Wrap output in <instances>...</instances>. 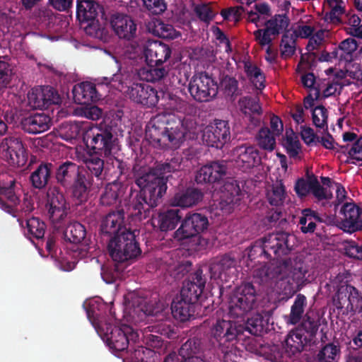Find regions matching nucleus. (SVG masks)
I'll return each instance as SVG.
<instances>
[{"label": "nucleus", "instance_id": "nucleus-10", "mask_svg": "<svg viewBox=\"0 0 362 362\" xmlns=\"http://www.w3.org/2000/svg\"><path fill=\"white\" fill-rule=\"evenodd\" d=\"M243 327L226 320H218L211 330V341L217 346L224 357L233 354L237 340L241 337Z\"/></svg>", "mask_w": 362, "mask_h": 362}, {"label": "nucleus", "instance_id": "nucleus-50", "mask_svg": "<svg viewBox=\"0 0 362 362\" xmlns=\"http://www.w3.org/2000/svg\"><path fill=\"white\" fill-rule=\"evenodd\" d=\"M202 349L201 340L199 338H190L187 339L180 347L179 354H177L180 361L188 358H195L194 356L199 354Z\"/></svg>", "mask_w": 362, "mask_h": 362}, {"label": "nucleus", "instance_id": "nucleus-18", "mask_svg": "<svg viewBox=\"0 0 362 362\" xmlns=\"http://www.w3.org/2000/svg\"><path fill=\"white\" fill-rule=\"evenodd\" d=\"M263 238L265 247L271 255V260L288 255L294 247L295 236L284 231L269 233Z\"/></svg>", "mask_w": 362, "mask_h": 362}, {"label": "nucleus", "instance_id": "nucleus-53", "mask_svg": "<svg viewBox=\"0 0 362 362\" xmlns=\"http://www.w3.org/2000/svg\"><path fill=\"white\" fill-rule=\"evenodd\" d=\"M25 223L27 234L30 238L42 239L44 237L46 225L39 218L32 217L28 218L26 220Z\"/></svg>", "mask_w": 362, "mask_h": 362}, {"label": "nucleus", "instance_id": "nucleus-61", "mask_svg": "<svg viewBox=\"0 0 362 362\" xmlns=\"http://www.w3.org/2000/svg\"><path fill=\"white\" fill-rule=\"evenodd\" d=\"M150 332L164 336L168 339H174L177 337L175 328L171 324L159 322L147 327Z\"/></svg>", "mask_w": 362, "mask_h": 362}, {"label": "nucleus", "instance_id": "nucleus-44", "mask_svg": "<svg viewBox=\"0 0 362 362\" xmlns=\"http://www.w3.org/2000/svg\"><path fill=\"white\" fill-rule=\"evenodd\" d=\"M148 30L155 36L166 40H174L180 36V32L177 31L172 25L165 23L160 20H156L150 23Z\"/></svg>", "mask_w": 362, "mask_h": 362}, {"label": "nucleus", "instance_id": "nucleus-24", "mask_svg": "<svg viewBox=\"0 0 362 362\" xmlns=\"http://www.w3.org/2000/svg\"><path fill=\"white\" fill-rule=\"evenodd\" d=\"M46 208L50 221L56 228L61 227L67 216L69 210L64 195L61 193H53L49 195Z\"/></svg>", "mask_w": 362, "mask_h": 362}, {"label": "nucleus", "instance_id": "nucleus-3", "mask_svg": "<svg viewBox=\"0 0 362 362\" xmlns=\"http://www.w3.org/2000/svg\"><path fill=\"white\" fill-rule=\"evenodd\" d=\"M106 305L90 303L86 309L87 317L98 332L104 339L106 340L109 348L115 352H123L127 350L128 347L132 346L139 338V334L134 329L127 325L116 326L112 323V319L105 320L102 316L100 310Z\"/></svg>", "mask_w": 362, "mask_h": 362}, {"label": "nucleus", "instance_id": "nucleus-62", "mask_svg": "<svg viewBox=\"0 0 362 362\" xmlns=\"http://www.w3.org/2000/svg\"><path fill=\"white\" fill-rule=\"evenodd\" d=\"M86 24L84 27L86 33L95 38L102 39L105 33V30L99 23L98 18L94 21L83 22L81 25Z\"/></svg>", "mask_w": 362, "mask_h": 362}, {"label": "nucleus", "instance_id": "nucleus-38", "mask_svg": "<svg viewBox=\"0 0 362 362\" xmlns=\"http://www.w3.org/2000/svg\"><path fill=\"white\" fill-rule=\"evenodd\" d=\"M203 198V193L196 188H187L185 191L177 192L170 199L173 206L188 208L197 204Z\"/></svg>", "mask_w": 362, "mask_h": 362}, {"label": "nucleus", "instance_id": "nucleus-42", "mask_svg": "<svg viewBox=\"0 0 362 362\" xmlns=\"http://www.w3.org/2000/svg\"><path fill=\"white\" fill-rule=\"evenodd\" d=\"M340 354L339 342L334 340L320 346V350L310 362H337Z\"/></svg>", "mask_w": 362, "mask_h": 362}, {"label": "nucleus", "instance_id": "nucleus-4", "mask_svg": "<svg viewBox=\"0 0 362 362\" xmlns=\"http://www.w3.org/2000/svg\"><path fill=\"white\" fill-rule=\"evenodd\" d=\"M101 83L124 93L132 101L147 107H155L159 100L156 89L146 83L133 81L131 75L120 68L111 76L103 77Z\"/></svg>", "mask_w": 362, "mask_h": 362}, {"label": "nucleus", "instance_id": "nucleus-5", "mask_svg": "<svg viewBox=\"0 0 362 362\" xmlns=\"http://www.w3.org/2000/svg\"><path fill=\"white\" fill-rule=\"evenodd\" d=\"M289 262L287 259L276 264L264 266L256 271V276L261 283L268 284L269 281L275 282L274 289L281 299L287 300L298 291L299 288L292 281L288 275Z\"/></svg>", "mask_w": 362, "mask_h": 362}, {"label": "nucleus", "instance_id": "nucleus-11", "mask_svg": "<svg viewBox=\"0 0 362 362\" xmlns=\"http://www.w3.org/2000/svg\"><path fill=\"white\" fill-rule=\"evenodd\" d=\"M209 226L206 216L199 213L189 214L175 231V238L179 240L193 239L195 245L204 247L207 245L208 240L203 238L202 234L208 229Z\"/></svg>", "mask_w": 362, "mask_h": 362}, {"label": "nucleus", "instance_id": "nucleus-12", "mask_svg": "<svg viewBox=\"0 0 362 362\" xmlns=\"http://www.w3.org/2000/svg\"><path fill=\"white\" fill-rule=\"evenodd\" d=\"M257 291L250 282L243 283L231 293L228 301L229 313L234 317H242L257 305Z\"/></svg>", "mask_w": 362, "mask_h": 362}, {"label": "nucleus", "instance_id": "nucleus-28", "mask_svg": "<svg viewBox=\"0 0 362 362\" xmlns=\"http://www.w3.org/2000/svg\"><path fill=\"white\" fill-rule=\"evenodd\" d=\"M126 306L129 316L136 322L143 321L153 313L147 299L136 293L129 295Z\"/></svg>", "mask_w": 362, "mask_h": 362}, {"label": "nucleus", "instance_id": "nucleus-54", "mask_svg": "<svg viewBox=\"0 0 362 362\" xmlns=\"http://www.w3.org/2000/svg\"><path fill=\"white\" fill-rule=\"evenodd\" d=\"M317 179V176L314 174H309L308 172L306 173V179L303 177L298 178L295 184L294 190L298 195V197L300 198L305 197L311 193L313 189L312 183L314 182Z\"/></svg>", "mask_w": 362, "mask_h": 362}, {"label": "nucleus", "instance_id": "nucleus-31", "mask_svg": "<svg viewBox=\"0 0 362 362\" xmlns=\"http://www.w3.org/2000/svg\"><path fill=\"white\" fill-rule=\"evenodd\" d=\"M238 105L241 112L252 126L260 124L263 112L258 97H243L239 100Z\"/></svg>", "mask_w": 362, "mask_h": 362}, {"label": "nucleus", "instance_id": "nucleus-55", "mask_svg": "<svg viewBox=\"0 0 362 362\" xmlns=\"http://www.w3.org/2000/svg\"><path fill=\"white\" fill-rule=\"evenodd\" d=\"M259 146L267 151H272L276 146V136L268 127H262L257 136Z\"/></svg>", "mask_w": 362, "mask_h": 362}, {"label": "nucleus", "instance_id": "nucleus-20", "mask_svg": "<svg viewBox=\"0 0 362 362\" xmlns=\"http://www.w3.org/2000/svg\"><path fill=\"white\" fill-rule=\"evenodd\" d=\"M206 283V278L203 274V269H197L189 276L188 280L183 283L180 297L197 303L204 291Z\"/></svg>", "mask_w": 362, "mask_h": 362}, {"label": "nucleus", "instance_id": "nucleus-51", "mask_svg": "<svg viewBox=\"0 0 362 362\" xmlns=\"http://www.w3.org/2000/svg\"><path fill=\"white\" fill-rule=\"evenodd\" d=\"M306 305V297L303 294L298 293L291 305L288 322L291 325L298 324L303 317Z\"/></svg>", "mask_w": 362, "mask_h": 362}, {"label": "nucleus", "instance_id": "nucleus-41", "mask_svg": "<svg viewBox=\"0 0 362 362\" xmlns=\"http://www.w3.org/2000/svg\"><path fill=\"white\" fill-rule=\"evenodd\" d=\"M54 165L42 162L30 174V180L35 189H42L49 183L53 173Z\"/></svg>", "mask_w": 362, "mask_h": 362}, {"label": "nucleus", "instance_id": "nucleus-64", "mask_svg": "<svg viewBox=\"0 0 362 362\" xmlns=\"http://www.w3.org/2000/svg\"><path fill=\"white\" fill-rule=\"evenodd\" d=\"M133 349L134 351L131 352L129 358L124 359V362L126 360H129L130 362H148V357L152 356L154 354L152 350L142 346H138L136 348L134 347Z\"/></svg>", "mask_w": 362, "mask_h": 362}, {"label": "nucleus", "instance_id": "nucleus-46", "mask_svg": "<svg viewBox=\"0 0 362 362\" xmlns=\"http://www.w3.org/2000/svg\"><path fill=\"white\" fill-rule=\"evenodd\" d=\"M168 73V69L163 64L156 65L148 63L146 68L140 71V76L146 81L155 83L162 80Z\"/></svg>", "mask_w": 362, "mask_h": 362}, {"label": "nucleus", "instance_id": "nucleus-13", "mask_svg": "<svg viewBox=\"0 0 362 362\" xmlns=\"http://www.w3.org/2000/svg\"><path fill=\"white\" fill-rule=\"evenodd\" d=\"M337 314L341 316H354L362 313V296L358 290L351 285L339 289L333 298Z\"/></svg>", "mask_w": 362, "mask_h": 362}, {"label": "nucleus", "instance_id": "nucleus-16", "mask_svg": "<svg viewBox=\"0 0 362 362\" xmlns=\"http://www.w3.org/2000/svg\"><path fill=\"white\" fill-rule=\"evenodd\" d=\"M0 152L3 158L13 167H22L27 161L25 148L20 136L8 135L0 143Z\"/></svg>", "mask_w": 362, "mask_h": 362}, {"label": "nucleus", "instance_id": "nucleus-58", "mask_svg": "<svg viewBox=\"0 0 362 362\" xmlns=\"http://www.w3.org/2000/svg\"><path fill=\"white\" fill-rule=\"evenodd\" d=\"M312 119L313 124L325 131L328 130V111L323 105L316 106L312 111Z\"/></svg>", "mask_w": 362, "mask_h": 362}, {"label": "nucleus", "instance_id": "nucleus-25", "mask_svg": "<svg viewBox=\"0 0 362 362\" xmlns=\"http://www.w3.org/2000/svg\"><path fill=\"white\" fill-rule=\"evenodd\" d=\"M340 213L344 215L340 228L344 232L352 233L362 230V220L360 219L362 208L354 202H346L341 206Z\"/></svg>", "mask_w": 362, "mask_h": 362}, {"label": "nucleus", "instance_id": "nucleus-7", "mask_svg": "<svg viewBox=\"0 0 362 362\" xmlns=\"http://www.w3.org/2000/svg\"><path fill=\"white\" fill-rule=\"evenodd\" d=\"M320 326L318 316L307 313L296 329L291 331L285 340V350L289 355H295L303 350L311 349L315 344V336Z\"/></svg>", "mask_w": 362, "mask_h": 362}, {"label": "nucleus", "instance_id": "nucleus-26", "mask_svg": "<svg viewBox=\"0 0 362 362\" xmlns=\"http://www.w3.org/2000/svg\"><path fill=\"white\" fill-rule=\"evenodd\" d=\"M110 25L119 38L131 40L136 37L137 25L129 15L113 13L110 18Z\"/></svg>", "mask_w": 362, "mask_h": 362}, {"label": "nucleus", "instance_id": "nucleus-49", "mask_svg": "<svg viewBox=\"0 0 362 362\" xmlns=\"http://www.w3.org/2000/svg\"><path fill=\"white\" fill-rule=\"evenodd\" d=\"M358 45L355 39L349 37L341 41L337 47H335L338 60L339 62H349L352 60L353 53L357 49Z\"/></svg>", "mask_w": 362, "mask_h": 362}, {"label": "nucleus", "instance_id": "nucleus-27", "mask_svg": "<svg viewBox=\"0 0 362 362\" xmlns=\"http://www.w3.org/2000/svg\"><path fill=\"white\" fill-rule=\"evenodd\" d=\"M235 259L228 254L214 258L206 269L209 272L211 279L228 281L231 270L235 268Z\"/></svg>", "mask_w": 362, "mask_h": 362}, {"label": "nucleus", "instance_id": "nucleus-43", "mask_svg": "<svg viewBox=\"0 0 362 362\" xmlns=\"http://www.w3.org/2000/svg\"><path fill=\"white\" fill-rule=\"evenodd\" d=\"M248 259L255 264H264L271 261V255L265 247L264 238L254 242L248 248Z\"/></svg>", "mask_w": 362, "mask_h": 362}, {"label": "nucleus", "instance_id": "nucleus-15", "mask_svg": "<svg viewBox=\"0 0 362 362\" xmlns=\"http://www.w3.org/2000/svg\"><path fill=\"white\" fill-rule=\"evenodd\" d=\"M188 90L191 96L198 102H208L218 93L216 82L206 72L195 74L190 79Z\"/></svg>", "mask_w": 362, "mask_h": 362}, {"label": "nucleus", "instance_id": "nucleus-59", "mask_svg": "<svg viewBox=\"0 0 362 362\" xmlns=\"http://www.w3.org/2000/svg\"><path fill=\"white\" fill-rule=\"evenodd\" d=\"M296 38L293 34L290 35L286 32L282 36L280 48L282 58L291 57L296 51Z\"/></svg>", "mask_w": 362, "mask_h": 362}, {"label": "nucleus", "instance_id": "nucleus-9", "mask_svg": "<svg viewBox=\"0 0 362 362\" xmlns=\"http://www.w3.org/2000/svg\"><path fill=\"white\" fill-rule=\"evenodd\" d=\"M57 183L64 189H69L77 204L88 201V197L80 169V165L66 160L59 164L54 170Z\"/></svg>", "mask_w": 362, "mask_h": 362}, {"label": "nucleus", "instance_id": "nucleus-32", "mask_svg": "<svg viewBox=\"0 0 362 362\" xmlns=\"http://www.w3.org/2000/svg\"><path fill=\"white\" fill-rule=\"evenodd\" d=\"M51 125V118L45 114H35L21 119V128L28 134H37L47 131Z\"/></svg>", "mask_w": 362, "mask_h": 362}, {"label": "nucleus", "instance_id": "nucleus-60", "mask_svg": "<svg viewBox=\"0 0 362 362\" xmlns=\"http://www.w3.org/2000/svg\"><path fill=\"white\" fill-rule=\"evenodd\" d=\"M322 35V34L317 33L315 35L311 37L309 39L308 43L306 46V49L308 52L307 58L304 54H301L299 64L306 63L309 64V59L311 57L312 59L314 60V59L316 57V54L313 52V51L314 49H318L320 45L322 44L323 40Z\"/></svg>", "mask_w": 362, "mask_h": 362}, {"label": "nucleus", "instance_id": "nucleus-47", "mask_svg": "<svg viewBox=\"0 0 362 362\" xmlns=\"http://www.w3.org/2000/svg\"><path fill=\"white\" fill-rule=\"evenodd\" d=\"M127 265L122 262H114L101 268V276L107 284H112L119 279Z\"/></svg>", "mask_w": 362, "mask_h": 362}, {"label": "nucleus", "instance_id": "nucleus-36", "mask_svg": "<svg viewBox=\"0 0 362 362\" xmlns=\"http://www.w3.org/2000/svg\"><path fill=\"white\" fill-rule=\"evenodd\" d=\"M74 102L81 105L89 104L100 99L95 85L90 82H82L74 86L72 90Z\"/></svg>", "mask_w": 362, "mask_h": 362}, {"label": "nucleus", "instance_id": "nucleus-1", "mask_svg": "<svg viewBox=\"0 0 362 362\" xmlns=\"http://www.w3.org/2000/svg\"><path fill=\"white\" fill-rule=\"evenodd\" d=\"M175 163H158L148 173L135 177V184L139 189L130 187L124 199V205L129 216L141 221L151 216V211L161 201L167 190V181L170 175L167 173L177 170Z\"/></svg>", "mask_w": 362, "mask_h": 362}, {"label": "nucleus", "instance_id": "nucleus-39", "mask_svg": "<svg viewBox=\"0 0 362 362\" xmlns=\"http://www.w3.org/2000/svg\"><path fill=\"white\" fill-rule=\"evenodd\" d=\"M196 303L177 296L172 302L171 312L173 317L180 322H186L194 316Z\"/></svg>", "mask_w": 362, "mask_h": 362}, {"label": "nucleus", "instance_id": "nucleus-45", "mask_svg": "<svg viewBox=\"0 0 362 362\" xmlns=\"http://www.w3.org/2000/svg\"><path fill=\"white\" fill-rule=\"evenodd\" d=\"M287 260L291 263L290 259ZM308 273V267L303 262H296L293 266H289L288 275L300 290L310 282V280L306 276Z\"/></svg>", "mask_w": 362, "mask_h": 362}, {"label": "nucleus", "instance_id": "nucleus-40", "mask_svg": "<svg viewBox=\"0 0 362 362\" xmlns=\"http://www.w3.org/2000/svg\"><path fill=\"white\" fill-rule=\"evenodd\" d=\"M177 209H168L160 213L157 218L152 219V225L158 227L161 231L173 230L180 221L182 216Z\"/></svg>", "mask_w": 362, "mask_h": 362}, {"label": "nucleus", "instance_id": "nucleus-34", "mask_svg": "<svg viewBox=\"0 0 362 362\" xmlns=\"http://www.w3.org/2000/svg\"><path fill=\"white\" fill-rule=\"evenodd\" d=\"M124 212L123 211H112L109 213L101 221L100 226V233L103 235L112 238L120 234L127 229L123 226Z\"/></svg>", "mask_w": 362, "mask_h": 362}, {"label": "nucleus", "instance_id": "nucleus-23", "mask_svg": "<svg viewBox=\"0 0 362 362\" xmlns=\"http://www.w3.org/2000/svg\"><path fill=\"white\" fill-rule=\"evenodd\" d=\"M244 194L238 180L233 178L226 180L221 188L220 207L222 210L230 211L238 204Z\"/></svg>", "mask_w": 362, "mask_h": 362}, {"label": "nucleus", "instance_id": "nucleus-37", "mask_svg": "<svg viewBox=\"0 0 362 362\" xmlns=\"http://www.w3.org/2000/svg\"><path fill=\"white\" fill-rule=\"evenodd\" d=\"M16 180L12 179L8 185L0 184V208L13 216H16V206L19 204V198L14 192Z\"/></svg>", "mask_w": 362, "mask_h": 362}, {"label": "nucleus", "instance_id": "nucleus-8", "mask_svg": "<svg viewBox=\"0 0 362 362\" xmlns=\"http://www.w3.org/2000/svg\"><path fill=\"white\" fill-rule=\"evenodd\" d=\"M107 250L113 262H122L127 266L141 255L135 231L127 229L110 238Z\"/></svg>", "mask_w": 362, "mask_h": 362}, {"label": "nucleus", "instance_id": "nucleus-63", "mask_svg": "<svg viewBox=\"0 0 362 362\" xmlns=\"http://www.w3.org/2000/svg\"><path fill=\"white\" fill-rule=\"evenodd\" d=\"M284 146L290 157L295 158L298 155L300 144L292 130L291 134H288V131H286Z\"/></svg>", "mask_w": 362, "mask_h": 362}, {"label": "nucleus", "instance_id": "nucleus-14", "mask_svg": "<svg viewBox=\"0 0 362 362\" xmlns=\"http://www.w3.org/2000/svg\"><path fill=\"white\" fill-rule=\"evenodd\" d=\"M103 158L99 153L93 152L84 160V165H80L88 199L91 191L99 187L97 182H101L103 179L105 160Z\"/></svg>", "mask_w": 362, "mask_h": 362}, {"label": "nucleus", "instance_id": "nucleus-22", "mask_svg": "<svg viewBox=\"0 0 362 362\" xmlns=\"http://www.w3.org/2000/svg\"><path fill=\"white\" fill-rule=\"evenodd\" d=\"M233 156L236 167L244 173L248 172L260 163L259 151L251 145L236 146L233 149Z\"/></svg>", "mask_w": 362, "mask_h": 362}, {"label": "nucleus", "instance_id": "nucleus-17", "mask_svg": "<svg viewBox=\"0 0 362 362\" xmlns=\"http://www.w3.org/2000/svg\"><path fill=\"white\" fill-rule=\"evenodd\" d=\"M231 139L228 121L215 119L207 125L202 134L203 141L209 146L221 149Z\"/></svg>", "mask_w": 362, "mask_h": 362}, {"label": "nucleus", "instance_id": "nucleus-33", "mask_svg": "<svg viewBox=\"0 0 362 362\" xmlns=\"http://www.w3.org/2000/svg\"><path fill=\"white\" fill-rule=\"evenodd\" d=\"M103 8L94 0H76V18L81 24L83 22L94 21L103 15Z\"/></svg>", "mask_w": 362, "mask_h": 362}, {"label": "nucleus", "instance_id": "nucleus-57", "mask_svg": "<svg viewBox=\"0 0 362 362\" xmlns=\"http://www.w3.org/2000/svg\"><path fill=\"white\" fill-rule=\"evenodd\" d=\"M220 86L224 95L232 100L239 94L238 81L234 77L228 75L223 76Z\"/></svg>", "mask_w": 362, "mask_h": 362}, {"label": "nucleus", "instance_id": "nucleus-21", "mask_svg": "<svg viewBox=\"0 0 362 362\" xmlns=\"http://www.w3.org/2000/svg\"><path fill=\"white\" fill-rule=\"evenodd\" d=\"M227 163L225 160L210 162L201 167L196 173L197 184H211L220 182L226 175Z\"/></svg>", "mask_w": 362, "mask_h": 362}, {"label": "nucleus", "instance_id": "nucleus-19", "mask_svg": "<svg viewBox=\"0 0 362 362\" xmlns=\"http://www.w3.org/2000/svg\"><path fill=\"white\" fill-rule=\"evenodd\" d=\"M289 23L290 20L286 14L275 15L264 23V29H257L254 31L253 35L261 46L271 45L273 40L272 35L276 36L286 30Z\"/></svg>", "mask_w": 362, "mask_h": 362}, {"label": "nucleus", "instance_id": "nucleus-35", "mask_svg": "<svg viewBox=\"0 0 362 362\" xmlns=\"http://www.w3.org/2000/svg\"><path fill=\"white\" fill-rule=\"evenodd\" d=\"M127 185L115 180L108 183L100 195V203L105 206H111L121 203V198L127 190Z\"/></svg>", "mask_w": 362, "mask_h": 362}, {"label": "nucleus", "instance_id": "nucleus-56", "mask_svg": "<svg viewBox=\"0 0 362 362\" xmlns=\"http://www.w3.org/2000/svg\"><path fill=\"white\" fill-rule=\"evenodd\" d=\"M44 86L34 87L28 93L29 105L34 109H46Z\"/></svg>", "mask_w": 362, "mask_h": 362}, {"label": "nucleus", "instance_id": "nucleus-2", "mask_svg": "<svg viewBox=\"0 0 362 362\" xmlns=\"http://www.w3.org/2000/svg\"><path fill=\"white\" fill-rule=\"evenodd\" d=\"M195 124L191 118L181 119L174 115L158 114L146 124L145 138L153 145L177 148L188 133H194Z\"/></svg>", "mask_w": 362, "mask_h": 362}, {"label": "nucleus", "instance_id": "nucleus-6", "mask_svg": "<svg viewBox=\"0 0 362 362\" xmlns=\"http://www.w3.org/2000/svg\"><path fill=\"white\" fill-rule=\"evenodd\" d=\"M85 139L91 150L104 158L118 151L116 126L111 120H104L86 132Z\"/></svg>", "mask_w": 362, "mask_h": 362}, {"label": "nucleus", "instance_id": "nucleus-30", "mask_svg": "<svg viewBox=\"0 0 362 362\" xmlns=\"http://www.w3.org/2000/svg\"><path fill=\"white\" fill-rule=\"evenodd\" d=\"M144 54L148 63L161 65L170 57L172 49L168 45L160 41H148Z\"/></svg>", "mask_w": 362, "mask_h": 362}, {"label": "nucleus", "instance_id": "nucleus-29", "mask_svg": "<svg viewBox=\"0 0 362 362\" xmlns=\"http://www.w3.org/2000/svg\"><path fill=\"white\" fill-rule=\"evenodd\" d=\"M66 238L71 243L78 244L82 243L77 247L76 250L79 251L81 257L88 255L90 247L88 244V240L86 239V230L83 225L78 221L70 223L64 231Z\"/></svg>", "mask_w": 362, "mask_h": 362}, {"label": "nucleus", "instance_id": "nucleus-48", "mask_svg": "<svg viewBox=\"0 0 362 362\" xmlns=\"http://www.w3.org/2000/svg\"><path fill=\"white\" fill-rule=\"evenodd\" d=\"M286 198V189L281 180L274 183L267 192V199L272 206H279Z\"/></svg>", "mask_w": 362, "mask_h": 362}, {"label": "nucleus", "instance_id": "nucleus-52", "mask_svg": "<svg viewBox=\"0 0 362 362\" xmlns=\"http://www.w3.org/2000/svg\"><path fill=\"white\" fill-rule=\"evenodd\" d=\"M13 74L12 65L7 57H0V91L10 86Z\"/></svg>", "mask_w": 362, "mask_h": 362}]
</instances>
